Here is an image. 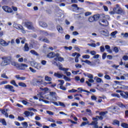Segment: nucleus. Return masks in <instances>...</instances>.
<instances>
[{"instance_id":"f257e3e1","label":"nucleus","mask_w":128,"mask_h":128,"mask_svg":"<svg viewBox=\"0 0 128 128\" xmlns=\"http://www.w3.org/2000/svg\"><path fill=\"white\" fill-rule=\"evenodd\" d=\"M1 58L3 60L0 63V66H8L12 60L11 56H4Z\"/></svg>"},{"instance_id":"f03ea898","label":"nucleus","mask_w":128,"mask_h":128,"mask_svg":"<svg viewBox=\"0 0 128 128\" xmlns=\"http://www.w3.org/2000/svg\"><path fill=\"white\" fill-rule=\"evenodd\" d=\"M11 64L12 66L16 67L18 70H25L26 68H28V65L24 64H22L21 65H20V64H18L15 62H11Z\"/></svg>"},{"instance_id":"7ed1b4c3","label":"nucleus","mask_w":128,"mask_h":128,"mask_svg":"<svg viewBox=\"0 0 128 128\" xmlns=\"http://www.w3.org/2000/svg\"><path fill=\"white\" fill-rule=\"evenodd\" d=\"M24 26L26 27L28 30H34L35 29L34 23L31 22H26L24 23Z\"/></svg>"},{"instance_id":"20e7f679","label":"nucleus","mask_w":128,"mask_h":128,"mask_svg":"<svg viewBox=\"0 0 128 128\" xmlns=\"http://www.w3.org/2000/svg\"><path fill=\"white\" fill-rule=\"evenodd\" d=\"M2 8L6 12L12 13L13 12L12 8L10 7L7 6H2Z\"/></svg>"},{"instance_id":"39448f33","label":"nucleus","mask_w":128,"mask_h":128,"mask_svg":"<svg viewBox=\"0 0 128 128\" xmlns=\"http://www.w3.org/2000/svg\"><path fill=\"white\" fill-rule=\"evenodd\" d=\"M4 88L9 90V91L11 92H16V90L14 89V86H12L10 84L5 86Z\"/></svg>"},{"instance_id":"423d86ee","label":"nucleus","mask_w":128,"mask_h":128,"mask_svg":"<svg viewBox=\"0 0 128 128\" xmlns=\"http://www.w3.org/2000/svg\"><path fill=\"white\" fill-rule=\"evenodd\" d=\"M53 64H54V65H56L57 66H59V70H62V71H64V72H68V68H63L60 65H58V62H54L53 63Z\"/></svg>"},{"instance_id":"0eeeda50","label":"nucleus","mask_w":128,"mask_h":128,"mask_svg":"<svg viewBox=\"0 0 128 128\" xmlns=\"http://www.w3.org/2000/svg\"><path fill=\"white\" fill-rule=\"evenodd\" d=\"M24 114L26 116V117H29L30 116H32L34 115V112H30V111H24Z\"/></svg>"},{"instance_id":"6e6552de","label":"nucleus","mask_w":128,"mask_h":128,"mask_svg":"<svg viewBox=\"0 0 128 128\" xmlns=\"http://www.w3.org/2000/svg\"><path fill=\"white\" fill-rule=\"evenodd\" d=\"M101 18L104 20H110V16L108 15H105V14H101Z\"/></svg>"},{"instance_id":"1a4fd4ad","label":"nucleus","mask_w":128,"mask_h":128,"mask_svg":"<svg viewBox=\"0 0 128 128\" xmlns=\"http://www.w3.org/2000/svg\"><path fill=\"white\" fill-rule=\"evenodd\" d=\"M0 44L3 46H7L8 45V43L6 42V41L3 39L0 40Z\"/></svg>"},{"instance_id":"9d476101","label":"nucleus","mask_w":128,"mask_h":128,"mask_svg":"<svg viewBox=\"0 0 128 128\" xmlns=\"http://www.w3.org/2000/svg\"><path fill=\"white\" fill-rule=\"evenodd\" d=\"M120 96H121L122 98L126 99L128 98V92L124 91L122 94H120Z\"/></svg>"},{"instance_id":"9b49d317","label":"nucleus","mask_w":128,"mask_h":128,"mask_svg":"<svg viewBox=\"0 0 128 128\" xmlns=\"http://www.w3.org/2000/svg\"><path fill=\"white\" fill-rule=\"evenodd\" d=\"M56 56V54H54V52H50L47 54V57L48 58H53Z\"/></svg>"},{"instance_id":"f8f14e48","label":"nucleus","mask_w":128,"mask_h":128,"mask_svg":"<svg viewBox=\"0 0 128 128\" xmlns=\"http://www.w3.org/2000/svg\"><path fill=\"white\" fill-rule=\"evenodd\" d=\"M101 22H102V23L104 24H102L101 23H100V24L101 26H107L108 25V20L102 19L101 20Z\"/></svg>"},{"instance_id":"ddd939ff","label":"nucleus","mask_w":128,"mask_h":128,"mask_svg":"<svg viewBox=\"0 0 128 128\" xmlns=\"http://www.w3.org/2000/svg\"><path fill=\"white\" fill-rule=\"evenodd\" d=\"M38 24L40 26L44 28H47L48 26V25L46 24V23L42 21L39 22Z\"/></svg>"},{"instance_id":"4468645a","label":"nucleus","mask_w":128,"mask_h":128,"mask_svg":"<svg viewBox=\"0 0 128 128\" xmlns=\"http://www.w3.org/2000/svg\"><path fill=\"white\" fill-rule=\"evenodd\" d=\"M7 112H8V109H3L2 111H1V113L4 115L6 118H8V114Z\"/></svg>"},{"instance_id":"2eb2a0df","label":"nucleus","mask_w":128,"mask_h":128,"mask_svg":"<svg viewBox=\"0 0 128 128\" xmlns=\"http://www.w3.org/2000/svg\"><path fill=\"white\" fill-rule=\"evenodd\" d=\"M78 92H80L82 93V92H86V93H88V94H90V92L88 90H83L82 88H78Z\"/></svg>"},{"instance_id":"dca6fc26","label":"nucleus","mask_w":128,"mask_h":128,"mask_svg":"<svg viewBox=\"0 0 128 128\" xmlns=\"http://www.w3.org/2000/svg\"><path fill=\"white\" fill-rule=\"evenodd\" d=\"M81 62H84L85 64H88V65H90L91 66H93V64H92V62H90L89 60H81Z\"/></svg>"},{"instance_id":"f3484780","label":"nucleus","mask_w":128,"mask_h":128,"mask_svg":"<svg viewBox=\"0 0 128 128\" xmlns=\"http://www.w3.org/2000/svg\"><path fill=\"white\" fill-rule=\"evenodd\" d=\"M93 18L95 20V21H96V20H98L99 18H100V14H96L94 15Z\"/></svg>"},{"instance_id":"a211bd4d","label":"nucleus","mask_w":128,"mask_h":128,"mask_svg":"<svg viewBox=\"0 0 128 128\" xmlns=\"http://www.w3.org/2000/svg\"><path fill=\"white\" fill-rule=\"evenodd\" d=\"M56 29H57L58 31L60 33V34L63 33V29L61 26H60L59 25L57 26Z\"/></svg>"},{"instance_id":"6ab92c4d","label":"nucleus","mask_w":128,"mask_h":128,"mask_svg":"<svg viewBox=\"0 0 128 128\" xmlns=\"http://www.w3.org/2000/svg\"><path fill=\"white\" fill-rule=\"evenodd\" d=\"M112 124L114 126H120V122L118 120H114Z\"/></svg>"},{"instance_id":"aec40b11","label":"nucleus","mask_w":128,"mask_h":128,"mask_svg":"<svg viewBox=\"0 0 128 128\" xmlns=\"http://www.w3.org/2000/svg\"><path fill=\"white\" fill-rule=\"evenodd\" d=\"M94 80H96V82H97L98 83H101L102 82V79L100 78H98V76L94 77Z\"/></svg>"},{"instance_id":"412c9836","label":"nucleus","mask_w":128,"mask_h":128,"mask_svg":"<svg viewBox=\"0 0 128 128\" xmlns=\"http://www.w3.org/2000/svg\"><path fill=\"white\" fill-rule=\"evenodd\" d=\"M118 14H124V11L122 9V8H119L117 9L116 11V12Z\"/></svg>"},{"instance_id":"4be33fe9","label":"nucleus","mask_w":128,"mask_h":128,"mask_svg":"<svg viewBox=\"0 0 128 128\" xmlns=\"http://www.w3.org/2000/svg\"><path fill=\"white\" fill-rule=\"evenodd\" d=\"M105 49L106 50H108L107 51L109 52V53H112V50L110 49V46L108 45H106L105 46Z\"/></svg>"},{"instance_id":"5701e85b","label":"nucleus","mask_w":128,"mask_h":128,"mask_svg":"<svg viewBox=\"0 0 128 128\" xmlns=\"http://www.w3.org/2000/svg\"><path fill=\"white\" fill-rule=\"evenodd\" d=\"M30 50V48L28 46V44L27 43H25L24 46V51L28 52Z\"/></svg>"},{"instance_id":"b1692460","label":"nucleus","mask_w":128,"mask_h":128,"mask_svg":"<svg viewBox=\"0 0 128 128\" xmlns=\"http://www.w3.org/2000/svg\"><path fill=\"white\" fill-rule=\"evenodd\" d=\"M18 84L20 86H21L22 88H26L27 86L26 84L24 82H19L18 83Z\"/></svg>"},{"instance_id":"393cba45","label":"nucleus","mask_w":128,"mask_h":128,"mask_svg":"<svg viewBox=\"0 0 128 128\" xmlns=\"http://www.w3.org/2000/svg\"><path fill=\"white\" fill-rule=\"evenodd\" d=\"M10 84L14 86L15 87L18 88V86L16 84L15 80H12L10 82Z\"/></svg>"},{"instance_id":"a878e982","label":"nucleus","mask_w":128,"mask_h":128,"mask_svg":"<svg viewBox=\"0 0 128 128\" xmlns=\"http://www.w3.org/2000/svg\"><path fill=\"white\" fill-rule=\"evenodd\" d=\"M54 76L56 77V78H62V76H64L63 74H59V73H56V72L54 73Z\"/></svg>"},{"instance_id":"bb28decb","label":"nucleus","mask_w":128,"mask_h":128,"mask_svg":"<svg viewBox=\"0 0 128 128\" xmlns=\"http://www.w3.org/2000/svg\"><path fill=\"white\" fill-rule=\"evenodd\" d=\"M18 28L22 30V34H26V31L24 30V26L20 25L19 26H18Z\"/></svg>"},{"instance_id":"cd10ccee","label":"nucleus","mask_w":128,"mask_h":128,"mask_svg":"<svg viewBox=\"0 0 128 128\" xmlns=\"http://www.w3.org/2000/svg\"><path fill=\"white\" fill-rule=\"evenodd\" d=\"M108 114V111H105V112H100L99 113V115L101 116H104L106 114Z\"/></svg>"},{"instance_id":"c85d7f7f","label":"nucleus","mask_w":128,"mask_h":128,"mask_svg":"<svg viewBox=\"0 0 128 128\" xmlns=\"http://www.w3.org/2000/svg\"><path fill=\"white\" fill-rule=\"evenodd\" d=\"M50 96L52 97V98H56V92H50Z\"/></svg>"},{"instance_id":"c756f323","label":"nucleus","mask_w":128,"mask_h":128,"mask_svg":"<svg viewBox=\"0 0 128 128\" xmlns=\"http://www.w3.org/2000/svg\"><path fill=\"white\" fill-rule=\"evenodd\" d=\"M89 124V122L87 121V122H82V124H80V126H86V124Z\"/></svg>"},{"instance_id":"7c9ffc66","label":"nucleus","mask_w":128,"mask_h":128,"mask_svg":"<svg viewBox=\"0 0 128 128\" xmlns=\"http://www.w3.org/2000/svg\"><path fill=\"white\" fill-rule=\"evenodd\" d=\"M43 81L42 80H36V86H39L40 85H41L42 84V82Z\"/></svg>"},{"instance_id":"2f4dec72","label":"nucleus","mask_w":128,"mask_h":128,"mask_svg":"<svg viewBox=\"0 0 128 128\" xmlns=\"http://www.w3.org/2000/svg\"><path fill=\"white\" fill-rule=\"evenodd\" d=\"M0 122L2 123L4 126H6L7 124L4 118H3L0 120Z\"/></svg>"},{"instance_id":"473e14b6","label":"nucleus","mask_w":128,"mask_h":128,"mask_svg":"<svg viewBox=\"0 0 128 128\" xmlns=\"http://www.w3.org/2000/svg\"><path fill=\"white\" fill-rule=\"evenodd\" d=\"M18 120L20 122H22L24 120L25 118L23 116H18Z\"/></svg>"},{"instance_id":"72a5a7b5","label":"nucleus","mask_w":128,"mask_h":128,"mask_svg":"<svg viewBox=\"0 0 128 128\" xmlns=\"http://www.w3.org/2000/svg\"><path fill=\"white\" fill-rule=\"evenodd\" d=\"M104 78L106 80H111V77L110 76V75H108V74H106Z\"/></svg>"},{"instance_id":"f704fd0d","label":"nucleus","mask_w":128,"mask_h":128,"mask_svg":"<svg viewBox=\"0 0 128 128\" xmlns=\"http://www.w3.org/2000/svg\"><path fill=\"white\" fill-rule=\"evenodd\" d=\"M30 52H31L32 54L36 55V56H38V54L37 53V52H36L34 50H30Z\"/></svg>"},{"instance_id":"c9c22d12","label":"nucleus","mask_w":128,"mask_h":128,"mask_svg":"<svg viewBox=\"0 0 128 128\" xmlns=\"http://www.w3.org/2000/svg\"><path fill=\"white\" fill-rule=\"evenodd\" d=\"M86 112L88 113L89 116H91L92 115V112L90 109L87 108V109L86 110Z\"/></svg>"},{"instance_id":"e433bc0d","label":"nucleus","mask_w":128,"mask_h":128,"mask_svg":"<svg viewBox=\"0 0 128 128\" xmlns=\"http://www.w3.org/2000/svg\"><path fill=\"white\" fill-rule=\"evenodd\" d=\"M121 126L123 128H128V124L123 122Z\"/></svg>"},{"instance_id":"4c0bfd02","label":"nucleus","mask_w":128,"mask_h":128,"mask_svg":"<svg viewBox=\"0 0 128 128\" xmlns=\"http://www.w3.org/2000/svg\"><path fill=\"white\" fill-rule=\"evenodd\" d=\"M88 20L90 22H94V21H96V20H94V16H90L89 18H88Z\"/></svg>"},{"instance_id":"58836bf2","label":"nucleus","mask_w":128,"mask_h":128,"mask_svg":"<svg viewBox=\"0 0 128 128\" xmlns=\"http://www.w3.org/2000/svg\"><path fill=\"white\" fill-rule=\"evenodd\" d=\"M120 8V5H119V4H116V7H115V8H113V10H114V12H116V11L117 10V9H118V8L119 9Z\"/></svg>"},{"instance_id":"ea45409f","label":"nucleus","mask_w":128,"mask_h":128,"mask_svg":"<svg viewBox=\"0 0 128 128\" xmlns=\"http://www.w3.org/2000/svg\"><path fill=\"white\" fill-rule=\"evenodd\" d=\"M45 80L50 82L52 80V78L50 77H49L48 76H45Z\"/></svg>"},{"instance_id":"a19ab883","label":"nucleus","mask_w":128,"mask_h":128,"mask_svg":"<svg viewBox=\"0 0 128 128\" xmlns=\"http://www.w3.org/2000/svg\"><path fill=\"white\" fill-rule=\"evenodd\" d=\"M113 51L116 54L119 52V49L116 46H115L113 48Z\"/></svg>"},{"instance_id":"79ce46f5","label":"nucleus","mask_w":128,"mask_h":128,"mask_svg":"<svg viewBox=\"0 0 128 128\" xmlns=\"http://www.w3.org/2000/svg\"><path fill=\"white\" fill-rule=\"evenodd\" d=\"M1 78H4L8 79V77L7 76H6V74L4 73L2 74H1Z\"/></svg>"},{"instance_id":"37998d69","label":"nucleus","mask_w":128,"mask_h":128,"mask_svg":"<svg viewBox=\"0 0 128 128\" xmlns=\"http://www.w3.org/2000/svg\"><path fill=\"white\" fill-rule=\"evenodd\" d=\"M98 122L96 121H92L90 124H88V126H94L95 124H98Z\"/></svg>"},{"instance_id":"c03bdc74","label":"nucleus","mask_w":128,"mask_h":128,"mask_svg":"<svg viewBox=\"0 0 128 128\" xmlns=\"http://www.w3.org/2000/svg\"><path fill=\"white\" fill-rule=\"evenodd\" d=\"M88 46H92L94 48H96V45L95 43L88 44Z\"/></svg>"},{"instance_id":"a18cd8bd","label":"nucleus","mask_w":128,"mask_h":128,"mask_svg":"<svg viewBox=\"0 0 128 128\" xmlns=\"http://www.w3.org/2000/svg\"><path fill=\"white\" fill-rule=\"evenodd\" d=\"M90 58V56L89 55H87V54L82 56V58H85V59H88Z\"/></svg>"},{"instance_id":"49530a36","label":"nucleus","mask_w":128,"mask_h":128,"mask_svg":"<svg viewBox=\"0 0 128 128\" xmlns=\"http://www.w3.org/2000/svg\"><path fill=\"white\" fill-rule=\"evenodd\" d=\"M78 90H76L74 89H72L71 90H68V92L72 93V92H76Z\"/></svg>"},{"instance_id":"de8ad7c7","label":"nucleus","mask_w":128,"mask_h":128,"mask_svg":"<svg viewBox=\"0 0 128 128\" xmlns=\"http://www.w3.org/2000/svg\"><path fill=\"white\" fill-rule=\"evenodd\" d=\"M60 56V54H59L58 53H56V56H56V57L54 58V60L56 61H58V56Z\"/></svg>"},{"instance_id":"09e8293b","label":"nucleus","mask_w":128,"mask_h":128,"mask_svg":"<svg viewBox=\"0 0 128 128\" xmlns=\"http://www.w3.org/2000/svg\"><path fill=\"white\" fill-rule=\"evenodd\" d=\"M58 82H60V83L59 84L60 86H62L64 84V80H58Z\"/></svg>"},{"instance_id":"8fccbe9b","label":"nucleus","mask_w":128,"mask_h":128,"mask_svg":"<svg viewBox=\"0 0 128 128\" xmlns=\"http://www.w3.org/2000/svg\"><path fill=\"white\" fill-rule=\"evenodd\" d=\"M48 121L50 122H56V120L52 119V118H49Z\"/></svg>"},{"instance_id":"3c124183","label":"nucleus","mask_w":128,"mask_h":128,"mask_svg":"<svg viewBox=\"0 0 128 128\" xmlns=\"http://www.w3.org/2000/svg\"><path fill=\"white\" fill-rule=\"evenodd\" d=\"M42 42H46V43H50V40L47 38L42 39Z\"/></svg>"},{"instance_id":"603ef678","label":"nucleus","mask_w":128,"mask_h":128,"mask_svg":"<svg viewBox=\"0 0 128 128\" xmlns=\"http://www.w3.org/2000/svg\"><path fill=\"white\" fill-rule=\"evenodd\" d=\"M75 66L77 68H82V66L81 64H76L75 65Z\"/></svg>"},{"instance_id":"864d4df0","label":"nucleus","mask_w":128,"mask_h":128,"mask_svg":"<svg viewBox=\"0 0 128 128\" xmlns=\"http://www.w3.org/2000/svg\"><path fill=\"white\" fill-rule=\"evenodd\" d=\"M87 77L90 79H92L93 78V75L90 74H88V75H87Z\"/></svg>"},{"instance_id":"5fc2aeb1","label":"nucleus","mask_w":128,"mask_h":128,"mask_svg":"<svg viewBox=\"0 0 128 128\" xmlns=\"http://www.w3.org/2000/svg\"><path fill=\"white\" fill-rule=\"evenodd\" d=\"M100 51L101 52H103L105 51V48L104 46L100 47Z\"/></svg>"},{"instance_id":"6e6d98bb","label":"nucleus","mask_w":128,"mask_h":128,"mask_svg":"<svg viewBox=\"0 0 128 128\" xmlns=\"http://www.w3.org/2000/svg\"><path fill=\"white\" fill-rule=\"evenodd\" d=\"M96 54V52L94 50L90 51V54L92 56H94Z\"/></svg>"},{"instance_id":"4d7b16f0","label":"nucleus","mask_w":128,"mask_h":128,"mask_svg":"<svg viewBox=\"0 0 128 128\" xmlns=\"http://www.w3.org/2000/svg\"><path fill=\"white\" fill-rule=\"evenodd\" d=\"M122 58L124 61H126L128 60V56H122Z\"/></svg>"},{"instance_id":"13d9d810","label":"nucleus","mask_w":128,"mask_h":128,"mask_svg":"<svg viewBox=\"0 0 128 128\" xmlns=\"http://www.w3.org/2000/svg\"><path fill=\"white\" fill-rule=\"evenodd\" d=\"M64 79L66 81H70V78L67 77L66 76H64Z\"/></svg>"},{"instance_id":"bf43d9fd","label":"nucleus","mask_w":128,"mask_h":128,"mask_svg":"<svg viewBox=\"0 0 128 128\" xmlns=\"http://www.w3.org/2000/svg\"><path fill=\"white\" fill-rule=\"evenodd\" d=\"M8 81L5 80V81H2V82H0V85H2V84H8Z\"/></svg>"},{"instance_id":"052dcab7","label":"nucleus","mask_w":128,"mask_h":128,"mask_svg":"<svg viewBox=\"0 0 128 128\" xmlns=\"http://www.w3.org/2000/svg\"><path fill=\"white\" fill-rule=\"evenodd\" d=\"M36 125L38 126H40V127L42 126V124H40V123L36 121Z\"/></svg>"},{"instance_id":"680f3d73","label":"nucleus","mask_w":128,"mask_h":128,"mask_svg":"<svg viewBox=\"0 0 128 128\" xmlns=\"http://www.w3.org/2000/svg\"><path fill=\"white\" fill-rule=\"evenodd\" d=\"M118 34V32L117 31H114L112 32L111 34L112 36H114L116 35V34Z\"/></svg>"},{"instance_id":"e2e57ef3","label":"nucleus","mask_w":128,"mask_h":128,"mask_svg":"<svg viewBox=\"0 0 128 128\" xmlns=\"http://www.w3.org/2000/svg\"><path fill=\"white\" fill-rule=\"evenodd\" d=\"M106 53L104 52L102 54V58L103 60H104L106 58Z\"/></svg>"},{"instance_id":"0e129e2a","label":"nucleus","mask_w":128,"mask_h":128,"mask_svg":"<svg viewBox=\"0 0 128 128\" xmlns=\"http://www.w3.org/2000/svg\"><path fill=\"white\" fill-rule=\"evenodd\" d=\"M72 106H76L78 107V104L76 102L72 103Z\"/></svg>"},{"instance_id":"69168bd1","label":"nucleus","mask_w":128,"mask_h":128,"mask_svg":"<svg viewBox=\"0 0 128 128\" xmlns=\"http://www.w3.org/2000/svg\"><path fill=\"white\" fill-rule=\"evenodd\" d=\"M122 36H124V38H128V33L126 32L125 34H122Z\"/></svg>"},{"instance_id":"338daca9","label":"nucleus","mask_w":128,"mask_h":128,"mask_svg":"<svg viewBox=\"0 0 128 128\" xmlns=\"http://www.w3.org/2000/svg\"><path fill=\"white\" fill-rule=\"evenodd\" d=\"M60 104V106H63L64 108L66 107L65 104L64 103H62V102H59Z\"/></svg>"},{"instance_id":"774afa93","label":"nucleus","mask_w":128,"mask_h":128,"mask_svg":"<svg viewBox=\"0 0 128 128\" xmlns=\"http://www.w3.org/2000/svg\"><path fill=\"white\" fill-rule=\"evenodd\" d=\"M125 117L128 118V110H126L124 112Z\"/></svg>"}]
</instances>
